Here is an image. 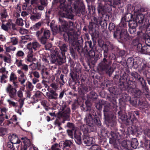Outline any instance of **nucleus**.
<instances>
[{"instance_id": "15", "label": "nucleus", "mask_w": 150, "mask_h": 150, "mask_svg": "<svg viewBox=\"0 0 150 150\" xmlns=\"http://www.w3.org/2000/svg\"><path fill=\"white\" fill-rule=\"evenodd\" d=\"M84 121L89 126H91L94 123L93 116L90 113L86 114Z\"/></svg>"}, {"instance_id": "54", "label": "nucleus", "mask_w": 150, "mask_h": 150, "mask_svg": "<svg viewBox=\"0 0 150 150\" xmlns=\"http://www.w3.org/2000/svg\"><path fill=\"white\" fill-rule=\"evenodd\" d=\"M19 32L22 34H24L27 33L28 32V31L26 29L22 28L20 30Z\"/></svg>"}, {"instance_id": "31", "label": "nucleus", "mask_w": 150, "mask_h": 150, "mask_svg": "<svg viewBox=\"0 0 150 150\" xmlns=\"http://www.w3.org/2000/svg\"><path fill=\"white\" fill-rule=\"evenodd\" d=\"M11 25V23L9 22H8L5 24H2L1 26V28L4 30L7 31L10 29Z\"/></svg>"}, {"instance_id": "28", "label": "nucleus", "mask_w": 150, "mask_h": 150, "mask_svg": "<svg viewBox=\"0 0 150 150\" xmlns=\"http://www.w3.org/2000/svg\"><path fill=\"white\" fill-rule=\"evenodd\" d=\"M122 146L124 148L130 150V142L129 140L124 141L121 143Z\"/></svg>"}, {"instance_id": "45", "label": "nucleus", "mask_w": 150, "mask_h": 150, "mask_svg": "<svg viewBox=\"0 0 150 150\" xmlns=\"http://www.w3.org/2000/svg\"><path fill=\"white\" fill-rule=\"evenodd\" d=\"M7 77V76L5 74H3L1 78V82L2 83H5L6 82L5 79Z\"/></svg>"}, {"instance_id": "47", "label": "nucleus", "mask_w": 150, "mask_h": 150, "mask_svg": "<svg viewBox=\"0 0 150 150\" xmlns=\"http://www.w3.org/2000/svg\"><path fill=\"white\" fill-rule=\"evenodd\" d=\"M89 57L91 58H93L94 57L95 54L94 51L91 50L89 51L88 52Z\"/></svg>"}, {"instance_id": "22", "label": "nucleus", "mask_w": 150, "mask_h": 150, "mask_svg": "<svg viewBox=\"0 0 150 150\" xmlns=\"http://www.w3.org/2000/svg\"><path fill=\"white\" fill-rule=\"evenodd\" d=\"M65 57L64 56L62 52L61 55L57 56V62L59 65H61L63 63L65 62Z\"/></svg>"}, {"instance_id": "26", "label": "nucleus", "mask_w": 150, "mask_h": 150, "mask_svg": "<svg viewBox=\"0 0 150 150\" xmlns=\"http://www.w3.org/2000/svg\"><path fill=\"white\" fill-rule=\"evenodd\" d=\"M98 13H101L102 15H103L105 14L106 11V8H105L104 6L101 4H99L98 6Z\"/></svg>"}, {"instance_id": "14", "label": "nucleus", "mask_w": 150, "mask_h": 150, "mask_svg": "<svg viewBox=\"0 0 150 150\" xmlns=\"http://www.w3.org/2000/svg\"><path fill=\"white\" fill-rule=\"evenodd\" d=\"M133 16L131 13H127L126 14L125 16L121 19V23L123 24H125L126 22H129V23L132 21H133Z\"/></svg>"}, {"instance_id": "8", "label": "nucleus", "mask_w": 150, "mask_h": 150, "mask_svg": "<svg viewBox=\"0 0 150 150\" xmlns=\"http://www.w3.org/2000/svg\"><path fill=\"white\" fill-rule=\"evenodd\" d=\"M128 36L127 32L125 29L121 30L117 29L114 33V38H120L123 41H125L127 40Z\"/></svg>"}, {"instance_id": "57", "label": "nucleus", "mask_w": 150, "mask_h": 150, "mask_svg": "<svg viewBox=\"0 0 150 150\" xmlns=\"http://www.w3.org/2000/svg\"><path fill=\"white\" fill-rule=\"evenodd\" d=\"M40 3L41 5L45 6L47 4V0H41Z\"/></svg>"}, {"instance_id": "2", "label": "nucleus", "mask_w": 150, "mask_h": 150, "mask_svg": "<svg viewBox=\"0 0 150 150\" xmlns=\"http://www.w3.org/2000/svg\"><path fill=\"white\" fill-rule=\"evenodd\" d=\"M59 13L62 17L72 19L74 16L71 13V8L69 6H66L64 3L60 4L59 9Z\"/></svg>"}, {"instance_id": "59", "label": "nucleus", "mask_w": 150, "mask_h": 150, "mask_svg": "<svg viewBox=\"0 0 150 150\" xmlns=\"http://www.w3.org/2000/svg\"><path fill=\"white\" fill-rule=\"evenodd\" d=\"M115 27V24L113 23H110L109 25V29L110 30L114 29Z\"/></svg>"}, {"instance_id": "49", "label": "nucleus", "mask_w": 150, "mask_h": 150, "mask_svg": "<svg viewBox=\"0 0 150 150\" xmlns=\"http://www.w3.org/2000/svg\"><path fill=\"white\" fill-rule=\"evenodd\" d=\"M32 38L31 36L29 35H26L22 37V39L23 40H30Z\"/></svg>"}, {"instance_id": "37", "label": "nucleus", "mask_w": 150, "mask_h": 150, "mask_svg": "<svg viewBox=\"0 0 150 150\" xmlns=\"http://www.w3.org/2000/svg\"><path fill=\"white\" fill-rule=\"evenodd\" d=\"M10 39V42L12 44L15 45L17 44L18 42L17 38L15 37H11L9 38Z\"/></svg>"}, {"instance_id": "19", "label": "nucleus", "mask_w": 150, "mask_h": 150, "mask_svg": "<svg viewBox=\"0 0 150 150\" xmlns=\"http://www.w3.org/2000/svg\"><path fill=\"white\" fill-rule=\"evenodd\" d=\"M138 46L141 47L140 50L139 51L142 53L144 54H148L150 53V46L147 45L142 47L141 44H139Z\"/></svg>"}, {"instance_id": "4", "label": "nucleus", "mask_w": 150, "mask_h": 150, "mask_svg": "<svg viewBox=\"0 0 150 150\" xmlns=\"http://www.w3.org/2000/svg\"><path fill=\"white\" fill-rule=\"evenodd\" d=\"M110 104L109 103L106 104L104 109V113L105 119L106 122L109 123L110 125L112 126H114L115 123L112 120L113 115L112 112L110 111Z\"/></svg>"}, {"instance_id": "63", "label": "nucleus", "mask_w": 150, "mask_h": 150, "mask_svg": "<svg viewBox=\"0 0 150 150\" xmlns=\"http://www.w3.org/2000/svg\"><path fill=\"white\" fill-rule=\"evenodd\" d=\"M28 89L30 91L32 90L33 88V86L32 83L30 82H29L28 83Z\"/></svg>"}, {"instance_id": "46", "label": "nucleus", "mask_w": 150, "mask_h": 150, "mask_svg": "<svg viewBox=\"0 0 150 150\" xmlns=\"http://www.w3.org/2000/svg\"><path fill=\"white\" fill-rule=\"evenodd\" d=\"M89 150H100V148L98 146L94 145L92 146Z\"/></svg>"}, {"instance_id": "6", "label": "nucleus", "mask_w": 150, "mask_h": 150, "mask_svg": "<svg viewBox=\"0 0 150 150\" xmlns=\"http://www.w3.org/2000/svg\"><path fill=\"white\" fill-rule=\"evenodd\" d=\"M99 66L100 68L103 71H105L110 76L113 72V70L110 66V64L107 60L104 58L101 62L99 64Z\"/></svg>"}, {"instance_id": "27", "label": "nucleus", "mask_w": 150, "mask_h": 150, "mask_svg": "<svg viewBox=\"0 0 150 150\" xmlns=\"http://www.w3.org/2000/svg\"><path fill=\"white\" fill-rule=\"evenodd\" d=\"M130 142V150L132 149V147L133 148L136 149L138 145V142L137 139H132Z\"/></svg>"}, {"instance_id": "36", "label": "nucleus", "mask_w": 150, "mask_h": 150, "mask_svg": "<svg viewBox=\"0 0 150 150\" xmlns=\"http://www.w3.org/2000/svg\"><path fill=\"white\" fill-rule=\"evenodd\" d=\"M59 47L62 51L66 52L67 51V46L66 44L64 43L59 45Z\"/></svg>"}, {"instance_id": "9", "label": "nucleus", "mask_w": 150, "mask_h": 150, "mask_svg": "<svg viewBox=\"0 0 150 150\" xmlns=\"http://www.w3.org/2000/svg\"><path fill=\"white\" fill-rule=\"evenodd\" d=\"M72 143L69 140H66L65 141H62L60 142L59 145L55 144L52 147V150H59V147L62 149L66 147L70 146Z\"/></svg>"}, {"instance_id": "38", "label": "nucleus", "mask_w": 150, "mask_h": 150, "mask_svg": "<svg viewBox=\"0 0 150 150\" xmlns=\"http://www.w3.org/2000/svg\"><path fill=\"white\" fill-rule=\"evenodd\" d=\"M16 48L15 47L12 46H10L6 48V51L8 52L11 51H14L16 50Z\"/></svg>"}, {"instance_id": "43", "label": "nucleus", "mask_w": 150, "mask_h": 150, "mask_svg": "<svg viewBox=\"0 0 150 150\" xmlns=\"http://www.w3.org/2000/svg\"><path fill=\"white\" fill-rule=\"evenodd\" d=\"M21 68L20 69L22 70L23 71H24L25 72H27L28 70V66L27 64H23L21 67Z\"/></svg>"}, {"instance_id": "34", "label": "nucleus", "mask_w": 150, "mask_h": 150, "mask_svg": "<svg viewBox=\"0 0 150 150\" xmlns=\"http://www.w3.org/2000/svg\"><path fill=\"white\" fill-rule=\"evenodd\" d=\"M17 77L16 74L13 72L11 73L10 76L9 80L11 82L17 81Z\"/></svg>"}, {"instance_id": "23", "label": "nucleus", "mask_w": 150, "mask_h": 150, "mask_svg": "<svg viewBox=\"0 0 150 150\" xmlns=\"http://www.w3.org/2000/svg\"><path fill=\"white\" fill-rule=\"evenodd\" d=\"M59 21L62 26L61 27H59V30L61 31H65L67 25V22L60 18L59 19Z\"/></svg>"}, {"instance_id": "53", "label": "nucleus", "mask_w": 150, "mask_h": 150, "mask_svg": "<svg viewBox=\"0 0 150 150\" xmlns=\"http://www.w3.org/2000/svg\"><path fill=\"white\" fill-rule=\"evenodd\" d=\"M17 94L18 97L20 98H21L23 97V93L21 90L18 91Z\"/></svg>"}, {"instance_id": "62", "label": "nucleus", "mask_w": 150, "mask_h": 150, "mask_svg": "<svg viewBox=\"0 0 150 150\" xmlns=\"http://www.w3.org/2000/svg\"><path fill=\"white\" fill-rule=\"evenodd\" d=\"M40 95L41 92L39 91H36L34 94V96L36 98H40Z\"/></svg>"}, {"instance_id": "39", "label": "nucleus", "mask_w": 150, "mask_h": 150, "mask_svg": "<svg viewBox=\"0 0 150 150\" xmlns=\"http://www.w3.org/2000/svg\"><path fill=\"white\" fill-rule=\"evenodd\" d=\"M23 60L21 59H16L15 62V64H16L18 67H20L23 64Z\"/></svg>"}, {"instance_id": "25", "label": "nucleus", "mask_w": 150, "mask_h": 150, "mask_svg": "<svg viewBox=\"0 0 150 150\" xmlns=\"http://www.w3.org/2000/svg\"><path fill=\"white\" fill-rule=\"evenodd\" d=\"M74 135V137L75 138V140L76 142L78 145H80L81 144L82 142L81 138V134L79 133L78 134H77L76 132L75 133H74L73 135Z\"/></svg>"}, {"instance_id": "41", "label": "nucleus", "mask_w": 150, "mask_h": 150, "mask_svg": "<svg viewBox=\"0 0 150 150\" xmlns=\"http://www.w3.org/2000/svg\"><path fill=\"white\" fill-rule=\"evenodd\" d=\"M16 23L18 25L23 26L24 25L23 20L21 18H17L16 20Z\"/></svg>"}, {"instance_id": "44", "label": "nucleus", "mask_w": 150, "mask_h": 150, "mask_svg": "<svg viewBox=\"0 0 150 150\" xmlns=\"http://www.w3.org/2000/svg\"><path fill=\"white\" fill-rule=\"evenodd\" d=\"M13 143L11 142H8L7 146L10 150H14L15 148L13 145Z\"/></svg>"}, {"instance_id": "52", "label": "nucleus", "mask_w": 150, "mask_h": 150, "mask_svg": "<svg viewBox=\"0 0 150 150\" xmlns=\"http://www.w3.org/2000/svg\"><path fill=\"white\" fill-rule=\"evenodd\" d=\"M32 74L35 77L37 78H39L40 76V74L38 72L36 71L33 72Z\"/></svg>"}, {"instance_id": "42", "label": "nucleus", "mask_w": 150, "mask_h": 150, "mask_svg": "<svg viewBox=\"0 0 150 150\" xmlns=\"http://www.w3.org/2000/svg\"><path fill=\"white\" fill-rule=\"evenodd\" d=\"M24 55L25 54L24 52L21 50L18 51L16 54V56L17 57H23Z\"/></svg>"}, {"instance_id": "29", "label": "nucleus", "mask_w": 150, "mask_h": 150, "mask_svg": "<svg viewBox=\"0 0 150 150\" xmlns=\"http://www.w3.org/2000/svg\"><path fill=\"white\" fill-rule=\"evenodd\" d=\"M113 6L112 2L109 0L105 2V5L104 6L105 8H106V11L109 12L112 10L111 6Z\"/></svg>"}, {"instance_id": "7", "label": "nucleus", "mask_w": 150, "mask_h": 150, "mask_svg": "<svg viewBox=\"0 0 150 150\" xmlns=\"http://www.w3.org/2000/svg\"><path fill=\"white\" fill-rule=\"evenodd\" d=\"M50 86L54 91L51 90L50 92V93L47 92L46 95L49 99L56 100L57 98L58 94L56 93V91L58 90V87L57 85L54 83L51 84Z\"/></svg>"}, {"instance_id": "3", "label": "nucleus", "mask_w": 150, "mask_h": 150, "mask_svg": "<svg viewBox=\"0 0 150 150\" xmlns=\"http://www.w3.org/2000/svg\"><path fill=\"white\" fill-rule=\"evenodd\" d=\"M69 40L71 45L78 46L82 42V38L80 36H77L74 34L73 30H70L67 33Z\"/></svg>"}, {"instance_id": "21", "label": "nucleus", "mask_w": 150, "mask_h": 150, "mask_svg": "<svg viewBox=\"0 0 150 150\" xmlns=\"http://www.w3.org/2000/svg\"><path fill=\"white\" fill-rule=\"evenodd\" d=\"M84 143L87 146H90L93 143V138L88 136H85L83 139Z\"/></svg>"}, {"instance_id": "55", "label": "nucleus", "mask_w": 150, "mask_h": 150, "mask_svg": "<svg viewBox=\"0 0 150 150\" xmlns=\"http://www.w3.org/2000/svg\"><path fill=\"white\" fill-rule=\"evenodd\" d=\"M131 74L132 76L136 79L138 78L139 76L138 74L135 72L132 73Z\"/></svg>"}, {"instance_id": "1", "label": "nucleus", "mask_w": 150, "mask_h": 150, "mask_svg": "<svg viewBox=\"0 0 150 150\" xmlns=\"http://www.w3.org/2000/svg\"><path fill=\"white\" fill-rule=\"evenodd\" d=\"M50 35V31L43 28L37 31L35 33V35L38 39L43 44H46L47 40L49 38Z\"/></svg>"}, {"instance_id": "32", "label": "nucleus", "mask_w": 150, "mask_h": 150, "mask_svg": "<svg viewBox=\"0 0 150 150\" xmlns=\"http://www.w3.org/2000/svg\"><path fill=\"white\" fill-rule=\"evenodd\" d=\"M134 64V60L132 58H129L127 60V64L129 67H132Z\"/></svg>"}, {"instance_id": "40", "label": "nucleus", "mask_w": 150, "mask_h": 150, "mask_svg": "<svg viewBox=\"0 0 150 150\" xmlns=\"http://www.w3.org/2000/svg\"><path fill=\"white\" fill-rule=\"evenodd\" d=\"M7 55L8 57L4 56L3 59L5 62L8 63L10 62L11 60V56L9 54H7Z\"/></svg>"}, {"instance_id": "48", "label": "nucleus", "mask_w": 150, "mask_h": 150, "mask_svg": "<svg viewBox=\"0 0 150 150\" xmlns=\"http://www.w3.org/2000/svg\"><path fill=\"white\" fill-rule=\"evenodd\" d=\"M62 111L64 110L67 108L66 103L64 101H62V104L61 105Z\"/></svg>"}, {"instance_id": "18", "label": "nucleus", "mask_w": 150, "mask_h": 150, "mask_svg": "<svg viewBox=\"0 0 150 150\" xmlns=\"http://www.w3.org/2000/svg\"><path fill=\"white\" fill-rule=\"evenodd\" d=\"M28 50V54L27 57L25 59V60L30 62L35 61L36 59L34 57L33 51L31 50Z\"/></svg>"}, {"instance_id": "12", "label": "nucleus", "mask_w": 150, "mask_h": 150, "mask_svg": "<svg viewBox=\"0 0 150 150\" xmlns=\"http://www.w3.org/2000/svg\"><path fill=\"white\" fill-rule=\"evenodd\" d=\"M67 127L69 128L67 132L68 135L71 138H73L74 133L76 132V129L74 125L72 123L68 122L67 125Z\"/></svg>"}, {"instance_id": "51", "label": "nucleus", "mask_w": 150, "mask_h": 150, "mask_svg": "<svg viewBox=\"0 0 150 150\" xmlns=\"http://www.w3.org/2000/svg\"><path fill=\"white\" fill-rule=\"evenodd\" d=\"M57 56H53L51 58V61L52 63H54L57 62Z\"/></svg>"}, {"instance_id": "56", "label": "nucleus", "mask_w": 150, "mask_h": 150, "mask_svg": "<svg viewBox=\"0 0 150 150\" xmlns=\"http://www.w3.org/2000/svg\"><path fill=\"white\" fill-rule=\"evenodd\" d=\"M0 72L1 73H6L7 74L8 73V71H6V69L5 67H2L0 69Z\"/></svg>"}, {"instance_id": "30", "label": "nucleus", "mask_w": 150, "mask_h": 150, "mask_svg": "<svg viewBox=\"0 0 150 150\" xmlns=\"http://www.w3.org/2000/svg\"><path fill=\"white\" fill-rule=\"evenodd\" d=\"M21 139L23 140V142L24 144V146L28 148L30 146L31 143L29 139L26 137H22Z\"/></svg>"}, {"instance_id": "11", "label": "nucleus", "mask_w": 150, "mask_h": 150, "mask_svg": "<svg viewBox=\"0 0 150 150\" xmlns=\"http://www.w3.org/2000/svg\"><path fill=\"white\" fill-rule=\"evenodd\" d=\"M136 7L134 8L135 13L134 15L133 21H134L137 24V23H142L144 20V16L142 14L140 13L139 10L137 11Z\"/></svg>"}, {"instance_id": "61", "label": "nucleus", "mask_w": 150, "mask_h": 150, "mask_svg": "<svg viewBox=\"0 0 150 150\" xmlns=\"http://www.w3.org/2000/svg\"><path fill=\"white\" fill-rule=\"evenodd\" d=\"M144 134L148 137H150V129H146L144 131Z\"/></svg>"}, {"instance_id": "58", "label": "nucleus", "mask_w": 150, "mask_h": 150, "mask_svg": "<svg viewBox=\"0 0 150 150\" xmlns=\"http://www.w3.org/2000/svg\"><path fill=\"white\" fill-rule=\"evenodd\" d=\"M7 101L10 105H12L13 106H16V103L14 101H12L10 99H8L7 100Z\"/></svg>"}, {"instance_id": "24", "label": "nucleus", "mask_w": 150, "mask_h": 150, "mask_svg": "<svg viewBox=\"0 0 150 150\" xmlns=\"http://www.w3.org/2000/svg\"><path fill=\"white\" fill-rule=\"evenodd\" d=\"M41 14L39 13H32L30 17V18L32 21H37L41 18Z\"/></svg>"}, {"instance_id": "17", "label": "nucleus", "mask_w": 150, "mask_h": 150, "mask_svg": "<svg viewBox=\"0 0 150 150\" xmlns=\"http://www.w3.org/2000/svg\"><path fill=\"white\" fill-rule=\"evenodd\" d=\"M8 139L12 143L14 144H19L21 141L18 139L17 136L14 134H12L9 135L8 137Z\"/></svg>"}, {"instance_id": "13", "label": "nucleus", "mask_w": 150, "mask_h": 150, "mask_svg": "<svg viewBox=\"0 0 150 150\" xmlns=\"http://www.w3.org/2000/svg\"><path fill=\"white\" fill-rule=\"evenodd\" d=\"M40 44L36 41H35L32 43H30L27 45V48L28 50H33L32 48L35 50L38 49L40 47Z\"/></svg>"}, {"instance_id": "16", "label": "nucleus", "mask_w": 150, "mask_h": 150, "mask_svg": "<svg viewBox=\"0 0 150 150\" xmlns=\"http://www.w3.org/2000/svg\"><path fill=\"white\" fill-rule=\"evenodd\" d=\"M129 31L131 34L134 33L136 32V28L137 26V24L134 21H132L129 23Z\"/></svg>"}, {"instance_id": "10", "label": "nucleus", "mask_w": 150, "mask_h": 150, "mask_svg": "<svg viewBox=\"0 0 150 150\" xmlns=\"http://www.w3.org/2000/svg\"><path fill=\"white\" fill-rule=\"evenodd\" d=\"M17 72L18 75V81L24 88L25 86L24 83L27 79L25 73L21 69H18Z\"/></svg>"}, {"instance_id": "35", "label": "nucleus", "mask_w": 150, "mask_h": 150, "mask_svg": "<svg viewBox=\"0 0 150 150\" xmlns=\"http://www.w3.org/2000/svg\"><path fill=\"white\" fill-rule=\"evenodd\" d=\"M88 97L92 99H96L97 98V95L95 92H92L89 93L88 96Z\"/></svg>"}, {"instance_id": "20", "label": "nucleus", "mask_w": 150, "mask_h": 150, "mask_svg": "<svg viewBox=\"0 0 150 150\" xmlns=\"http://www.w3.org/2000/svg\"><path fill=\"white\" fill-rule=\"evenodd\" d=\"M70 112V110L69 108H67L61 114V117L65 120H68L69 119Z\"/></svg>"}, {"instance_id": "60", "label": "nucleus", "mask_w": 150, "mask_h": 150, "mask_svg": "<svg viewBox=\"0 0 150 150\" xmlns=\"http://www.w3.org/2000/svg\"><path fill=\"white\" fill-rule=\"evenodd\" d=\"M16 12H18L19 13L21 12V6H20L19 5L17 4V6L16 7Z\"/></svg>"}, {"instance_id": "64", "label": "nucleus", "mask_w": 150, "mask_h": 150, "mask_svg": "<svg viewBox=\"0 0 150 150\" xmlns=\"http://www.w3.org/2000/svg\"><path fill=\"white\" fill-rule=\"evenodd\" d=\"M52 47V45L50 43H49L47 44L45 46V49L46 50H49L50 48H51Z\"/></svg>"}, {"instance_id": "50", "label": "nucleus", "mask_w": 150, "mask_h": 150, "mask_svg": "<svg viewBox=\"0 0 150 150\" xmlns=\"http://www.w3.org/2000/svg\"><path fill=\"white\" fill-rule=\"evenodd\" d=\"M24 99L21 98L20 99L18 100V102L20 104L19 107L20 109L22 107L23 105L24 104Z\"/></svg>"}, {"instance_id": "33", "label": "nucleus", "mask_w": 150, "mask_h": 150, "mask_svg": "<svg viewBox=\"0 0 150 150\" xmlns=\"http://www.w3.org/2000/svg\"><path fill=\"white\" fill-rule=\"evenodd\" d=\"M0 15L2 18H6L8 16L6 9L5 8L2 9L0 13Z\"/></svg>"}, {"instance_id": "5", "label": "nucleus", "mask_w": 150, "mask_h": 150, "mask_svg": "<svg viewBox=\"0 0 150 150\" xmlns=\"http://www.w3.org/2000/svg\"><path fill=\"white\" fill-rule=\"evenodd\" d=\"M12 82L13 83L14 88L11 84H8L6 88V90L10 98L15 99L16 96L17 90L16 88L18 87L19 83L16 81H12Z\"/></svg>"}]
</instances>
